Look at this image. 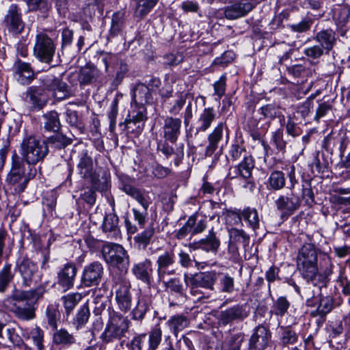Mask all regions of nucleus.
<instances>
[{"mask_svg": "<svg viewBox=\"0 0 350 350\" xmlns=\"http://www.w3.org/2000/svg\"><path fill=\"white\" fill-rule=\"evenodd\" d=\"M25 103L31 111L43 109L49 101V94L42 86L29 87L25 93Z\"/></svg>", "mask_w": 350, "mask_h": 350, "instance_id": "f8f14e48", "label": "nucleus"}, {"mask_svg": "<svg viewBox=\"0 0 350 350\" xmlns=\"http://www.w3.org/2000/svg\"><path fill=\"white\" fill-rule=\"evenodd\" d=\"M158 282H162L164 286L170 291L179 295L183 293V285L178 278H170V277H166L164 280H158Z\"/></svg>", "mask_w": 350, "mask_h": 350, "instance_id": "3c124183", "label": "nucleus"}, {"mask_svg": "<svg viewBox=\"0 0 350 350\" xmlns=\"http://www.w3.org/2000/svg\"><path fill=\"white\" fill-rule=\"evenodd\" d=\"M16 269L20 273L23 287H30L36 282L38 271L37 265L27 258H23L16 263Z\"/></svg>", "mask_w": 350, "mask_h": 350, "instance_id": "dca6fc26", "label": "nucleus"}, {"mask_svg": "<svg viewBox=\"0 0 350 350\" xmlns=\"http://www.w3.org/2000/svg\"><path fill=\"white\" fill-rule=\"evenodd\" d=\"M248 316V312L243 305H235L225 310H222L218 315L219 325H227L234 321H242Z\"/></svg>", "mask_w": 350, "mask_h": 350, "instance_id": "6ab92c4d", "label": "nucleus"}, {"mask_svg": "<svg viewBox=\"0 0 350 350\" xmlns=\"http://www.w3.org/2000/svg\"><path fill=\"white\" fill-rule=\"evenodd\" d=\"M254 167V163L252 158L250 156L244 155L243 160L236 167V169L241 177L243 179H248L252 176Z\"/></svg>", "mask_w": 350, "mask_h": 350, "instance_id": "58836bf2", "label": "nucleus"}, {"mask_svg": "<svg viewBox=\"0 0 350 350\" xmlns=\"http://www.w3.org/2000/svg\"><path fill=\"white\" fill-rule=\"evenodd\" d=\"M130 323L127 317L121 315L111 318L100 336L102 341L109 343L120 340L129 332Z\"/></svg>", "mask_w": 350, "mask_h": 350, "instance_id": "423d86ee", "label": "nucleus"}, {"mask_svg": "<svg viewBox=\"0 0 350 350\" xmlns=\"http://www.w3.org/2000/svg\"><path fill=\"white\" fill-rule=\"evenodd\" d=\"M118 217L115 213L106 214L102 224L103 231L105 232L116 231L118 228Z\"/></svg>", "mask_w": 350, "mask_h": 350, "instance_id": "864d4df0", "label": "nucleus"}, {"mask_svg": "<svg viewBox=\"0 0 350 350\" xmlns=\"http://www.w3.org/2000/svg\"><path fill=\"white\" fill-rule=\"evenodd\" d=\"M176 262V255L173 250L165 251L158 255L156 260L157 274L158 280H164L166 277L175 274L173 268Z\"/></svg>", "mask_w": 350, "mask_h": 350, "instance_id": "ddd939ff", "label": "nucleus"}, {"mask_svg": "<svg viewBox=\"0 0 350 350\" xmlns=\"http://www.w3.org/2000/svg\"><path fill=\"white\" fill-rule=\"evenodd\" d=\"M46 314L49 325L53 329H56L60 316L57 306L53 304L49 305L46 308Z\"/></svg>", "mask_w": 350, "mask_h": 350, "instance_id": "bf43d9fd", "label": "nucleus"}, {"mask_svg": "<svg viewBox=\"0 0 350 350\" xmlns=\"http://www.w3.org/2000/svg\"><path fill=\"white\" fill-rule=\"evenodd\" d=\"M146 118L143 111H133L124 121L126 128L131 133H140Z\"/></svg>", "mask_w": 350, "mask_h": 350, "instance_id": "bb28decb", "label": "nucleus"}, {"mask_svg": "<svg viewBox=\"0 0 350 350\" xmlns=\"http://www.w3.org/2000/svg\"><path fill=\"white\" fill-rule=\"evenodd\" d=\"M187 96L188 94L186 92H176L175 94L176 99L170 103L169 113L173 116L179 114L186 103Z\"/></svg>", "mask_w": 350, "mask_h": 350, "instance_id": "a18cd8bd", "label": "nucleus"}, {"mask_svg": "<svg viewBox=\"0 0 350 350\" xmlns=\"http://www.w3.org/2000/svg\"><path fill=\"white\" fill-rule=\"evenodd\" d=\"M30 10L39 11L46 16L51 9V3L48 0H27Z\"/></svg>", "mask_w": 350, "mask_h": 350, "instance_id": "49530a36", "label": "nucleus"}, {"mask_svg": "<svg viewBox=\"0 0 350 350\" xmlns=\"http://www.w3.org/2000/svg\"><path fill=\"white\" fill-rule=\"evenodd\" d=\"M3 25L9 33L18 36L25 29V23L23 19L21 7L12 3L8 8L3 20Z\"/></svg>", "mask_w": 350, "mask_h": 350, "instance_id": "9d476101", "label": "nucleus"}, {"mask_svg": "<svg viewBox=\"0 0 350 350\" xmlns=\"http://www.w3.org/2000/svg\"><path fill=\"white\" fill-rule=\"evenodd\" d=\"M284 174L280 171H274L270 174L267 180V188L273 190H280L285 185Z\"/></svg>", "mask_w": 350, "mask_h": 350, "instance_id": "79ce46f5", "label": "nucleus"}, {"mask_svg": "<svg viewBox=\"0 0 350 350\" xmlns=\"http://www.w3.org/2000/svg\"><path fill=\"white\" fill-rule=\"evenodd\" d=\"M229 235L232 241L241 243L244 247L249 244L250 237L242 229L232 228L229 230Z\"/></svg>", "mask_w": 350, "mask_h": 350, "instance_id": "6e6d98bb", "label": "nucleus"}, {"mask_svg": "<svg viewBox=\"0 0 350 350\" xmlns=\"http://www.w3.org/2000/svg\"><path fill=\"white\" fill-rule=\"evenodd\" d=\"M53 342L55 345L69 347L76 342L75 336L64 328L55 329L53 334Z\"/></svg>", "mask_w": 350, "mask_h": 350, "instance_id": "7c9ffc66", "label": "nucleus"}, {"mask_svg": "<svg viewBox=\"0 0 350 350\" xmlns=\"http://www.w3.org/2000/svg\"><path fill=\"white\" fill-rule=\"evenodd\" d=\"M224 126V122H219L213 131L208 135V144L205 150L206 157H211L217 149L218 144L221 142L223 137Z\"/></svg>", "mask_w": 350, "mask_h": 350, "instance_id": "cd10ccee", "label": "nucleus"}, {"mask_svg": "<svg viewBox=\"0 0 350 350\" xmlns=\"http://www.w3.org/2000/svg\"><path fill=\"white\" fill-rule=\"evenodd\" d=\"M162 339V330L157 325L154 327L148 333V349L156 350Z\"/></svg>", "mask_w": 350, "mask_h": 350, "instance_id": "603ef678", "label": "nucleus"}, {"mask_svg": "<svg viewBox=\"0 0 350 350\" xmlns=\"http://www.w3.org/2000/svg\"><path fill=\"white\" fill-rule=\"evenodd\" d=\"M42 83L46 92H51L53 97L57 100H65L72 96L68 85L60 77L46 75L42 79Z\"/></svg>", "mask_w": 350, "mask_h": 350, "instance_id": "9b49d317", "label": "nucleus"}, {"mask_svg": "<svg viewBox=\"0 0 350 350\" xmlns=\"http://www.w3.org/2000/svg\"><path fill=\"white\" fill-rule=\"evenodd\" d=\"M55 51L54 40L46 32L40 31L36 35L33 53L38 61L50 64L53 62Z\"/></svg>", "mask_w": 350, "mask_h": 350, "instance_id": "39448f33", "label": "nucleus"}, {"mask_svg": "<svg viewBox=\"0 0 350 350\" xmlns=\"http://www.w3.org/2000/svg\"><path fill=\"white\" fill-rule=\"evenodd\" d=\"M218 278V273L214 271L200 272L192 276L185 274V282L190 288L191 293H198V288L201 287L213 291L214 285Z\"/></svg>", "mask_w": 350, "mask_h": 350, "instance_id": "6e6552de", "label": "nucleus"}, {"mask_svg": "<svg viewBox=\"0 0 350 350\" xmlns=\"http://www.w3.org/2000/svg\"><path fill=\"white\" fill-rule=\"evenodd\" d=\"M29 334L30 337L38 350H44V332L39 327H36L32 329Z\"/></svg>", "mask_w": 350, "mask_h": 350, "instance_id": "e2e57ef3", "label": "nucleus"}, {"mask_svg": "<svg viewBox=\"0 0 350 350\" xmlns=\"http://www.w3.org/2000/svg\"><path fill=\"white\" fill-rule=\"evenodd\" d=\"M103 273L102 263L98 261L92 262L84 267L81 282L86 287L97 286L100 282Z\"/></svg>", "mask_w": 350, "mask_h": 350, "instance_id": "2eb2a0df", "label": "nucleus"}, {"mask_svg": "<svg viewBox=\"0 0 350 350\" xmlns=\"http://www.w3.org/2000/svg\"><path fill=\"white\" fill-rule=\"evenodd\" d=\"M27 168L28 172H26L24 161L16 153H14L12 156L11 169L6 181L17 193L24 191L29 181L36 175L37 170L34 166L27 165Z\"/></svg>", "mask_w": 350, "mask_h": 350, "instance_id": "f03ea898", "label": "nucleus"}, {"mask_svg": "<svg viewBox=\"0 0 350 350\" xmlns=\"http://www.w3.org/2000/svg\"><path fill=\"white\" fill-rule=\"evenodd\" d=\"M215 117L216 113L213 107L204 108L197 120L196 132L200 133L207 131L211 127Z\"/></svg>", "mask_w": 350, "mask_h": 350, "instance_id": "c85d7f7f", "label": "nucleus"}, {"mask_svg": "<svg viewBox=\"0 0 350 350\" xmlns=\"http://www.w3.org/2000/svg\"><path fill=\"white\" fill-rule=\"evenodd\" d=\"M115 299L119 310L124 313L131 311L133 306V296L130 281L120 277L115 282Z\"/></svg>", "mask_w": 350, "mask_h": 350, "instance_id": "1a4fd4ad", "label": "nucleus"}, {"mask_svg": "<svg viewBox=\"0 0 350 350\" xmlns=\"http://www.w3.org/2000/svg\"><path fill=\"white\" fill-rule=\"evenodd\" d=\"M14 274L12 271V265L5 263L0 271V293H4L8 288L9 284L12 282Z\"/></svg>", "mask_w": 350, "mask_h": 350, "instance_id": "a19ab883", "label": "nucleus"}, {"mask_svg": "<svg viewBox=\"0 0 350 350\" xmlns=\"http://www.w3.org/2000/svg\"><path fill=\"white\" fill-rule=\"evenodd\" d=\"M181 124L180 118L166 117L163 126V137L171 143H176L180 134Z\"/></svg>", "mask_w": 350, "mask_h": 350, "instance_id": "4be33fe9", "label": "nucleus"}, {"mask_svg": "<svg viewBox=\"0 0 350 350\" xmlns=\"http://www.w3.org/2000/svg\"><path fill=\"white\" fill-rule=\"evenodd\" d=\"M12 312L16 318L22 321H29L36 317V308L31 303L27 302L24 305H18L14 303L11 306H5Z\"/></svg>", "mask_w": 350, "mask_h": 350, "instance_id": "a878e982", "label": "nucleus"}, {"mask_svg": "<svg viewBox=\"0 0 350 350\" xmlns=\"http://www.w3.org/2000/svg\"><path fill=\"white\" fill-rule=\"evenodd\" d=\"M316 39L323 48L329 51L333 47L335 40L334 33L332 30L321 31L318 33Z\"/></svg>", "mask_w": 350, "mask_h": 350, "instance_id": "de8ad7c7", "label": "nucleus"}, {"mask_svg": "<svg viewBox=\"0 0 350 350\" xmlns=\"http://www.w3.org/2000/svg\"><path fill=\"white\" fill-rule=\"evenodd\" d=\"M196 224V215L190 216L185 225L177 230L175 237L178 239L185 238L189 232H192V228Z\"/></svg>", "mask_w": 350, "mask_h": 350, "instance_id": "052dcab7", "label": "nucleus"}, {"mask_svg": "<svg viewBox=\"0 0 350 350\" xmlns=\"http://www.w3.org/2000/svg\"><path fill=\"white\" fill-rule=\"evenodd\" d=\"M318 250L314 243H308V288L312 290L311 300L308 298V306H317L320 313H327L331 310L332 306L321 298V287L324 285L326 277L319 272L317 263Z\"/></svg>", "mask_w": 350, "mask_h": 350, "instance_id": "f257e3e1", "label": "nucleus"}, {"mask_svg": "<svg viewBox=\"0 0 350 350\" xmlns=\"http://www.w3.org/2000/svg\"><path fill=\"white\" fill-rule=\"evenodd\" d=\"M132 97L135 103L143 105L150 100V92L145 84L139 83L133 90Z\"/></svg>", "mask_w": 350, "mask_h": 350, "instance_id": "c9c22d12", "label": "nucleus"}, {"mask_svg": "<svg viewBox=\"0 0 350 350\" xmlns=\"http://www.w3.org/2000/svg\"><path fill=\"white\" fill-rule=\"evenodd\" d=\"M21 158L27 165L34 166L42 161L49 154V147L44 140L31 135L25 137L21 144Z\"/></svg>", "mask_w": 350, "mask_h": 350, "instance_id": "7ed1b4c3", "label": "nucleus"}, {"mask_svg": "<svg viewBox=\"0 0 350 350\" xmlns=\"http://www.w3.org/2000/svg\"><path fill=\"white\" fill-rule=\"evenodd\" d=\"M218 291L221 293L232 294L234 291V279L228 273H218Z\"/></svg>", "mask_w": 350, "mask_h": 350, "instance_id": "72a5a7b5", "label": "nucleus"}, {"mask_svg": "<svg viewBox=\"0 0 350 350\" xmlns=\"http://www.w3.org/2000/svg\"><path fill=\"white\" fill-rule=\"evenodd\" d=\"M82 295L79 293H69L62 297L66 314L68 317L82 299Z\"/></svg>", "mask_w": 350, "mask_h": 350, "instance_id": "c03bdc74", "label": "nucleus"}, {"mask_svg": "<svg viewBox=\"0 0 350 350\" xmlns=\"http://www.w3.org/2000/svg\"><path fill=\"white\" fill-rule=\"evenodd\" d=\"M100 77V71L94 66H87L80 70L79 81L81 85L95 82Z\"/></svg>", "mask_w": 350, "mask_h": 350, "instance_id": "473e14b6", "label": "nucleus"}, {"mask_svg": "<svg viewBox=\"0 0 350 350\" xmlns=\"http://www.w3.org/2000/svg\"><path fill=\"white\" fill-rule=\"evenodd\" d=\"M150 300L147 296H139L137 298V304L131 310L132 319L137 321H142L146 312L150 310Z\"/></svg>", "mask_w": 350, "mask_h": 350, "instance_id": "2f4dec72", "label": "nucleus"}, {"mask_svg": "<svg viewBox=\"0 0 350 350\" xmlns=\"http://www.w3.org/2000/svg\"><path fill=\"white\" fill-rule=\"evenodd\" d=\"M154 232V228L152 226H148L143 232L137 234L135 237L134 240L137 243L146 247L150 243Z\"/></svg>", "mask_w": 350, "mask_h": 350, "instance_id": "4d7b16f0", "label": "nucleus"}, {"mask_svg": "<svg viewBox=\"0 0 350 350\" xmlns=\"http://www.w3.org/2000/svg\"><path fill=\"white\" fill-rule=\"evenodd\" d=\"M53 145L57 148H62L71 144V139L62 133H57L47 138L46 143Z\"/></svg>", "mask_w": 350, "mask_h": 350, "instance_id": "5fc2aeb1", "label": "nucleus"}, {"mask_svg": "<svg viewBox=\"0 0 350 350\" xmlns=\"http://www.w3.org/2000/svg\"><path fill=\"white\" fill-rule=\"evenodd\" d=\"M260 113L266 118L273 119L282 115V109L275 104H267L260 109Z\"/></svg>", "mask_w": 350, "mask_h": 350, "instance_id": "13d9d810", "label": "nucleus"}, {"mask_svg": "<svg viewBox=\"0 0 350 350\" xmlns=\"http://www.w3.org/2000/svg\"><path fill=\"white\" fill-rule=\"evenodd\" d=\"M44 128L48 131L57 132L61 124L58 113L55 111H51L42 116Z\"/></svg>", "mask_w": 350, "mask_h": 350, "instance_id": "e433bc0d", "label": "nucleus"}, {"mask_svg": "<svg viewBox=\"0 0 350 350\" xmlns=\"http://www.w3.org/2000/svg\"><path fill=\"white\" fill-rule=\"evenodd\" d=\"M189 324V320L185 315L174 314L170 317L166 322V325L175 337L178 336V333L187 327Z\"/></svg>", "mask_w": 350, "mask_h": 350, "instance_id": "c756f323", "label": "nucleus"}, {"mask_svg": "<svg viewBox=\"0 0 350 350\" xmlns=\"http://www.w3.org/2000/svg\"><path fill=\"white\" fill-rule=\"evenodd\" d=\"M297 265L298 270L305 278L306 277V253L304 247H302L298 254Z\"/></svg>", "mask_w": 350, "mask_h": 350, "instance_id": "338daca9", "label": "nucleus"}, {"mask_svg": "<svg viewBox=\"0 0 350 350\" xmlns=\"http://www.w3.org/2000/svg\"><path fill=\"white\" fill-rule=\"evenodd\" d=\"M152 272V263L149 258H145L142 262L134 263L132 268V273L135 278L147 285L151 284Z\"/></svg>", "mask_w": 350, "mask_h": 350, "instance_id": "5701e85b", "label": "nucleus"}, {"mask_svg": "<svg viewBox=\"0 0 350 350\" xmlns=\"http://www.w3.org/2000/svg\"><path fill=\"white\" fill-rule=\"evenodd\" d=\"M79 173L84 178H92L94 173L93 159L88 150H82L79 154L77 164Z\"/></svg>", "mask_w": 350, "mask_h": 350, "instance_id": "b1692460", "label": "nucleus"}, {"mask_svg": "<svg viewBox=\"0 0 350 350\" xmlns=\"http://www.w3.org/2000/svg\"><path fill=\"white\" fill-rule=\"evenodd\" d=\"M243 219L247 226L256 230L259 228L260 219L258 211L254 208L246 207L242 210Z\"/></svg>", "mask_w": 350, "mask_h": 350, "instance_id": "4c0bfd02", "label": "nucleus"}, {"mask_svg": "<svg viewBox=\"0 0 350 350\" xmlns=\"http://www.w3.org/2000/svg\"><path fill=\"white\" fill-rule=\"evenodd\" d=\"M14 77L21 85L29 84L35 78L34 72L30 64L17 60L13 66Z\"/></svg>", "mask_w": 350, "mask_h": 350, "instance_id": "412c9836", "label": "nucleus"}, {"mask_svg": "<svg viewBox=\"0 0 350 350\" xmlns=\"http://www.w3.org/2000/svg\"><path fill=\"white\" fill-rule=\"evenodd\" d=\"M271 338V332L267 327L258 325L252 334L248 344V350H264Z\"/></svg>", "mask_w": 350, "mask_h": 350, "instance_id": "a211bd4d", "label": "nucleus"}, {"mask_svg": "<svg viewBox=\"0 0 350 350\" xmlns=\"http://www.w3.org/2000/svg\"><path fill=\"white\" fill-rule=\"evenodd\" d=\"M194 249H201L206 252L216 253L220 246V240L212 228L208 234L195 243Z\"/></svg>", "mask_w": 350, "mask_h": 350, "instance_id": "393cba45", "label": "nucleus"}, {"mask_svg": "<svg viewBox=\"0 0 350 350\" xmlns=\"http://www.w3.org/2000/svg\"><path fill=\"white\" fill-rule=\"evenodd\" d=\"M118 100L113 99L110 105V109L108 111L107 116L109 120V129L113 131L116 126V117L118 113Z\"/></svg>", "mask_w": 350, "mask_h": 350, "instance_id": "680f3d73", "label": "nucleus"}, {"mask_svg": "<svg viewBox=\"0 0 350 350\" xmlns=\"http://www.w3.org/2000/svg\"><path fill=\"white\" fill-rule=\"evenodd\" d=\"M290 304L288 300L284 297H279L273 305L274 314L277 316H283L288 310Z\"/></svg>", "mask_w": 350, "mask_h": 350, "instance_id": "0e129e2a", "label": "nucleus"}, {"mask_svg": "<svg viewBox=\"0 0 350 350\" xmlns=\"http://www.w3.org/2000/svg\"><path fill=\"white\" fill-rule=\"evenodd\" d=\"M44 293L45 289L42 286L29 291L16 290L11 297L6 298L3 301V305L5 306H11L14 303L23 301H37L43 296Z\"/></svg>", "mask_w": 350, "mask_h": 350, "instance_id": "f3484780", "label": "nucleus"}, {"mask_svg": "<svg viewBox=\"0 0 350 350\" xmlns=\"http://www.w3.org/2000/svg\"><path fill=\"white\" fill-rule=\"evenodd\" d=\"M334 18L338 26L344 27L350 18V6L347 4L338 5L334 9Z\"/></svg>", "mask_w": 350, "mask_h": 350, "instance_id": "f704fd0d", "label": "nucleus"}, {"mask_svg": "<svg viewBox=\"0 0 350 350\" xmlns=\"http://www.w3.org/2000/svg\"><path fill=\"white\" fill-rule=\"evenodd\" d=\"M289 178L291 183V193L280 195L275 201L278 211H279L282 215L287 216L293 214L299 207L301 202L299 197L293 191L295 189V183H297L294 176L293 169L289 174Z\"/></svg>", "mask_w": 350, "mask_h": 350, "instance_id": "0eeeda50", "label": "nucleus"}, {"mask_svg": "<svg viewBox=\"0 0 350 350\" xmlns=\"http://www.w3.org/2000/svg\"><path fill=\"white\" fill-rule=\"evenodd\" d=\"M226 86V75H222L219 79L215 82L213 87L215 94L221 98L225 94Z\"/></svg>", "mask_w": 350, "mask_h": 350, "instance_id": "69168bd1", "label": "nucleus"}, {"mask_svg": "<svg viewBox=\"0 0 350 350\" xmlns=\"http://www.w3.org/2000/svg\"><path fill=\"white\" fill-rule=\"evenodd\" d=\"M124 25V12L119 11L114 13L111 18V24L109 37L113 38L116 36L122 29Z\"/></svg>", "mask_w": 350, "mask_h": 350, "instance_id": "37998d69", "label": "nucleus"}, {"mask_svg": "<svg viewBox=\"0 0 350 350\" xmlns=\"http://www.w3.org/2000/svg\"><path fill=\"white\" fill-rule=\"evenodd\" d=\"M157 2L158 0H139L135 10V15L139 18L144 17L152 10Z\"/></svg>", "mask_w": 350, "mask_h": 350, "instance_id": "09e8293b", "label": "nucleus"}, {"mask_svg": "<svg viewBox=\"0 0 350 350\" xmlns=\"http://www.w3.org/2000/svg\"><path fill=\"white\" fill-rule=\"evenodd\" d=\"M101 254L109 267L118 269L121 273H127L130 258L127 251L122 245L115 243H106L101 248Z\"/></svg>", "mask_w": 350, "mask_h": 350, "instance_id": "20e7f679", "label": "nucleus"}, {"mask_svg": "<svg viewBox=\"0 0 350 350\" xmlns=\"http://www.w3.org/2000/svg\"><path fill=\"white\" fill-rule=\"evenodd\" d=\"M254 7L252 0H236L224 8V15L228 20H237L247 15Z\"/></svg>", "mask_w": 350, "mask_h": 350, "instance_id": "4468645a", "label": "nucleus"}, {"mask_svg": "<svg viewBox=\"0 0 350 350\" xmlns=\"http://www.w3.org/2000/svg\"><path fill=\"white\" fill-rule=\"evenodd\" d=\"M90 315V310L86 304L79 308L73 321V324L77 329L83 327L88 321Z\"/></svg>", "mask_w": 350, "mask_h": 350, "instance_id": "8fccbe9b", "label": "nucleus"}, {"mask_svg": "<svg viewBox=\"0 0 350 350\" xmlns=\"http://www.w3.org/2000/svg\"><path fill=\"white\" fill-rule=\"evenodd\" d=\"M226 350H248V344L242 334L232 336L226 342Z\"/></svg>", "mask_w": 350, "mask_h": 350, "instance_id": "ea45409f", "label": "nucleus"}, {"mask_svg": "<svg viewBox=\"0 0 350 350\" xmlns=\"http://www.w3.org/2000/svg\"><path fill=\"white\" fill-rule=\"evenodd\" d=\"M77 269L72 262L65 264L57 273V284L64 289L68 291L74 286Z\"/></svg>", "mask_w": 350, "mask_h": 350, "instance_id": "aec40b11", "label": "nucleus"}, {"mask_svg": "<svg viewBox=\"0 0 350 350\" xmlns=\"http://www.w3.org/2000/svg\"><path fill=\"white\" fill-rule=\"evenodd\" d=\"M272 141L278 150H282L286 147V142L283 139V133L281 130H277L273 133Z\"/></svg>", "mask_w": 350, "mask_h": 350, "instance_id": "774afa93", "label": "nucleus"}]
</instances>
